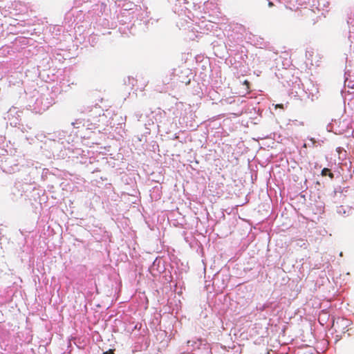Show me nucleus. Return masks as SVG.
Returning a JSON list of instances; mask_svg holds the SVG:
<instances>
[{
  "instance_id": "obj_1",
  "label": "nucleus",
  "mask_w": 354,
  "mask_h": 354,
  "mask_svg": "<svg viewBox=\"0 0 354 354\" xmlns=\"http://www.w3.org/2000/svg\"><path fill=\"white\" fill-rule=\"evenodd\" d=\"M328 311H321L319 315L318 320L322 325L324 324V322H326V319L329 317Z\"/></svg>"
},
{
  "instance_id": "obj_2",
  "label": "nucleus",
  "mask_w": 354,
  "mask_h": 354,
  "mask_svg": "<svg viewBox=\"0 0 354 354\" xmlns=\"http://www.w3.org/2000/svg\"><path fill=\"white\" fill-rule=\"evenodd\" d=\"M321 174L322 176H328L330 179H333L334 178V174L328 168H324L322 170Z\"/></svg>"
},
{
  "instance_id": "obj_3",
  "label": "nucleus",
  "mask_w": 354,
  "mask_h": 354,
  "mask_svg": "<svg viewBox=\"0 0 354 354\" xmlns=\"http://www.w3.org/2000/svg\"><path fill=\"white\" fill-rule=\"evenodd\" d=\"M243 84L245 85L248 93H250V82L248 80H245L243 82Z\"/></svg>"
},
{
  "instance_id": "obj_4",
  "label": "nucleus",
  "mask_w": 354,
  "mask_h": 354,
  "mask_svg": "<svg viewBox=\"0 0 354 354\" xmlns=\"http://www.w3.org/2000/svg\"><path fill=\"white\" fill-rule=\"evenodd\" d=\"M298 241H301V242H302V243H303V244H302V245H301V246H302V245H305V248H306V245H307V244H306V242H307V241H306V240H304V239H299Z\"/></svg>"
},
{
  "instance_id": "obj_5",
  "label": "nucleus",
  "mask_w": 354,
  "mask_h": 354,
  "mask_svg": "<svg viewBox=\"0 0 354 354\" xmlns=\"http://www.w3.org/2000/svg\"><path fill=\"white\" fill-rule=\"evenodd\" d=\"M102 354H114V352L113 350L110 349L108 351L103 353Z\"/></svg>"
},
{
  "instance_id": "obj_6",
  "label": "nucleus",
  "mask_w": 354,
  "mask_h": 354,
  "mask_svg": "<svg viewBox=\"0 0 354 354\" xmlns=\"http://www.w3.org/2000/svg\"><path fill=\"white\" fill-rule=\"evenodd\" d=\"M276 108H280V109H283V105L282 104H277Z\"/></svg>"
},
{
  "instance_id": "obj_7",
  "label": "nucleus",
  "mask_w": 354,
  "mask_h": 354,
  "mask_svg": "<svg viewBox=\"0 0 354 354\" xmlns=\"http://www.w3.org/2000/svg\"><path fill=\"white\" fill-rule=\"evenodd\" d=\"M274 6V3H273L272 2H271V1H269V2H268V6H269V7H272V6Z\"/></svg>"
},
{
  "instance_id": "obj_8",
  "label": "nucleus",
  "mask_w": 354,
  "mask_h": 354,
  "mask_svg": "<svg viewBox=\"0 0 354 354\" xmlns=\"http://www.w3.org/2000/svg\"><path fill=\"white\" fill-rule=\"evenodd\" d=\"M334 324H335V321H334V319H333V326H334Z\"/></svg>"
}]
</instances>
